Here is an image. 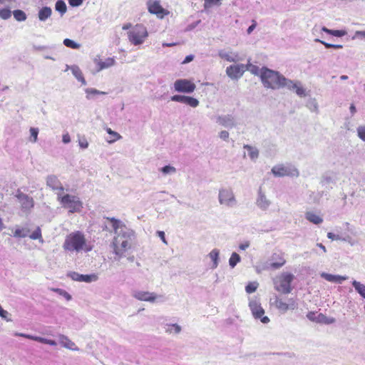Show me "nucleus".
Here are the masks:
<instances>
[{
	"mask_svg": "<svg viewBox=\"0 0 365 365\" xmlns=\"http://www.w3.org/2000/svg\"><path fill=\"white\" fill-rule=\"evenodd\" d=\"M134 232L130 228L123 227L118 235L114 236L111 246L118 259L122 258L125 252L131 247Z\"/></svg>",
	"mask_w": 365,
	"mask_h": 365,
	"instance_id": "f257e3e1",
	"label": "nucleus"
},
{
	"mask_svg": "<svg viewBox=\"0 0 365 365\" xmlns=\"http://www.w3.org/2000/svg\"><path fill=\"white\" fill-rule=\"evenodd\" d=\"M65 250L77 252L84 250L89 252L92 250L91 246L86 245V240L84 235L79 232H73L68 235L63 245Z\"/></svg>",
	"mask_w": 365,
	"mask_h": 365,
	"instance_id": "f03ea898",
	"label": "nucleus"
},
{
	"mask_svg": "<svg viewBox=\"0 0 365 365\" xmlns=\"http://www.w3.org/2000/svg\"><path fill=\"white\" fill-rule=\"evenodd\" d=\"M260 78L265 88L274 90L284 88L287 80V78L278 71H274L267 68H262Z\"/></svg>",
	"mask_w": 365,
	"mask_h": 365,
	"instance_id": "7ed1b4c3",
	"label": "nucleus"
},
{
	"mask_svg": "<svg viewBox=\"0 0 365 365\" xmlns=\"http://www.w3.org/2000/svg\"><path fill=\"white\" fill-rule=\"evenodd\" d=\"M57 199L62 206L69 210V212H78L83 208V202L79 197L69 194L63 195L61 192H56Z\"/></svg>",
	"mask_w": 365,
	"mask_h": 365,
	"instance_id": "20e7f679",
	"label": "nucleus"
},
{
	"mask_svg": "<svg viewBox=\"0 0 365 365\" xmlns=\"http://www.w3.org/2000/svg\"><path fill=\"white\" fill-rule=\"evenodd\" d=\"M218 202L220 205L228 208L236 207L237 200L232 188L230 187H220L218 192Z\"/></svg>",
	"mask_w": 365,
	"mask_h": 365,
	"instance_id": "39448f33",
	"label": "nucleus"
},
{
	"mask_svg": "<svg viewBox=\"0 0 365 365\" xmlns=\"http://www.w3.org/2000/svg\"><path fill=\"white\" fill-rule=\"evenodd\" d=\"M294 278V276L291 273L284 272L281 274L274 280V289L283 294L290 293L292 290L291 283Z\"/></svg>",
	"mask_w": 365,
	"mask_h": 365,
	"instance_id": "423d86ee",
	"label": "nucleus"
},
{
	"mask_svg": "<svg viewBox=\"0 0 365 365\" xmlns=\"http://www.w3.org/2000/svg\"><path fill=\"white\" fill-rule=\"evenodd\" d=\"M148 36L146 28L141 24L135 25L128 32L129 41L135 46L143 43Z\"/></svg>",
	"mask_w": 365,
	"mask_h": 365,
	"instance_id": "0eeeda50",
	"label": "nucleus"
},
{
	"mask_svg": "<svg viewBox=\"0 0 365 365\" xmlns=\"http://www.w3.org/2000/svg\"><path fill=\"white\" fill-rule=\"evenodd\" d=\"M271 172L275 177L278 178L285 176L297 178L299 175L298 169L291 164L276 165L272 168Z\"/></svg>",
	"mask_w": 365,
	"mask_h": 365,
	"instance_id": "6e6552de",
	"label": "nucleus"
},
{
	"mask_svg": "<svg viewBox=\"0 0 365 365\" xmlns=\"http://www.w3.org/2000/svg\"><path fill=\"white\" fill-rule=\"evenodd\" d=\"M249 307L255 319H260L263 324H267L269 322V319L267 317L263 316L264 314V310L257 299H250L249 302Z\"/></svg>",
	"mask_w": 365,
	"mask_h": 365,
	"instance_id": "1a4fd4ad",
	"label": "nucleus"
},
{
	"mask_svg": "<svg viewBox=\"0 0 365 365\" xmlns=\"http://www.w3.org/2000/svg\"><path fill=\"white\" fill-rule=\"evenodd\" d=\"M15 197L17 199L20 204L21 210L24 212H29L34 206V201L33 197L22 192L20 190L16 191Z\"/></svg>",
	"mask_w": 365,
	"mask_h": 365,
	"instance_id": "9d476101",
	"label": "nucleus"
},
{
	"mask_svg": "<svg viewBox=\"0 0 365 365\" xmlns=\"http://www.w3.org/2000/svg\"><path fill=\"white\" fill-rule=\"evenodd\" d=\"M133 297L139 301L155 303L158 301H163V296L158 295L155 292L147 291H135Z\"/></svg>",
	"mask_w": 365,
	"mask_h": 365,
	"instance_id": "9b49d317",
	"label": "nucleus"
},
{
	"mask_svg": "<svg viewBox=\"0 0 365 365\" xmlns=\"http://www.w3.org/2000/svg\"><path fill=\"white\" fill-rule=\"evenodd\" d=\"M273 304L281 312L285 313L289 309L294 310L297 308V303L293 298L288 299L287 302H284L282 298L275 296Z\"/></svg>",
	"mask_w": 365,
	"mask_h": 365,
	"instance_id": "f8f14e48",
	"label": "nucleus"
},
{
	"mask_svg": "<svg viewBox=\"0 0 365 365\" xmlns=\"http://www.w3.org/2000/svg\"><path fill=\"white\" fill-rule=\"evenodd\" d=\"M174 88L178 93H191L195 90L196 86L187 79H178L174 83Z\"/></svg>",
	"mask_w": 365,
	"mask_h": 365,
	"instance_id": "ddd939ff",
	"label": "nucleus"
},
{
	"mask_svg": "<svg viewBox=\"0 0 365 365\" xmlns=\"http://www.w3.org/2000/svg\"><path fill=\"white\" fill-rule=\"evenodd\" d=\"M247 69V66L244 64L231 65L227 67L226 73L231 79L237 80L243 75Z\"/></svg>",
	"mask_w": 365,
	"mask_h": 365,
	"instance_id": "4468645a",
	"label": "nucleus"
},
{
	"mask_svg": "<svg viewBox=\"0 0 365 365\" xmlns=\"http://www.w3.org/2000/svg\"><path fill=\"white\" fill-rule=\"evenodd\" d=\"M284 88L290 91H293L299 97H305L307 96L306 89L302 86V84L299 81H292L287 78Z\"/></svg>",
	"mask_w": 365,
	"mask_h": 365,
	"instance_id": "2eb2a0df",
	"label": "nucleus"
},
{
	"mask_svg": "<svg viewBox=\"0 0 365 365\" xmlns=\"http://www.w3.org/2000/svg\"><path fill=\"white\" fill-rule=\"evenodd\" d=\"M67 276L72 279L73 281L84 282L86 283L96 282L98 279V277L96 274H82L76 272H70L67 274Z\"/></svg>",
	"mask_w": 365,
	"mask_h": 365,
	"instance_id": "dca6fc26",
	"label": "nucleus"
},
{
	"mask_svg": "<svg viewBox=\"0 0 365 365\" xmlns=\"http://www.w3.org/2000/svg\"><path fill=\"white\" fill-rule=\"evenodd\" d=\"M218 56L222 59H224L228 62H237L242 60L239 53L237 52L233 51L232 49L220 50L218 51Z\"/></svg>",
	"mask_w": 365,
	"mask_h": 365,
	"instance_id": "f3484780",
	"label": "nucleus"
},
{
	"mask_svg": "<svg viewBox=\"0 0 365 365\" xmlns=\"http://www.w3.org/2000/svg\"><path fill=\"white\" fill-rule=\"evenodd\" d=\"M172 101L182 103L190 106L192 108H196L199 106V101L191 96L183 95H174L170 98Z\"/></svg>",
	"mask_w": 365,
	"mask_h": 365,
	"instance_id": "a211bd4d",
	"label": "nucleus"
},
{
	"mask_svg": "<svg viewBox=\"0 0 365 365\" xmlns=\"http://www.w3.org/2000/svg\"><path fill=\"white\" fill-rule=\"evenodd\" d=\"M271 203V201L267 197L260 187L258 190L257 197L256 199V205L260 210L265 211L269 207Z\"/></svg>",
	"mask_w": 365,
	"mask_h": 365,
	"instance_id": "6ab92c4d",
	"label": "nucleus"
},
{
	"mask_svg": "<svg viewBox=\"0 0 365 365\" xmlns=\"http://www.w3.org/2000/svg\"><path fill=\"white\" fill-rule=\"evenodd\" d=\"M46 185L51 187L53 190L58 191L63 194L64 187L62 186L61 182L58 179L57 176L54 175H50L46 178Z\"/></svg>",
	"mask_w": 365,
	"mask_h": 365,
	"instance_id": "aec40b11",
	"label": "nucleus"
},
{
	"mask_svg": "<svg viewBox=\"0 0 365 365\" xmlns=\"http://www.w3.org/2000/svg\"><path fill=\"white\" fill-rule=\"evenodd\" d=\"M14 335L16 336H21V337H24V338H26V339H29L36 341H38V342H41V343H43V344H49L51 346H56L57 344V343L54 340L48 339H46V338H43V337H41V336H33V335H30V334H24V333H19V332H15L14 334Z\"/></svg>",
	"mask_w": 365,
	"mask_h": 365,
	"instance_id": "412c9836",
	"label": "nucleus"
},
{
	"mask_svg": "<svg viewBox=\"0 0 365 365\" xmlns=\"http://www.w3.org/2000/svg\"><path fill=\"white\" fill-rule=\"evenodd\" d=\"M217 123L227 128H232L236 126L235 118L230 114L219 115L217 118Z\"/></svg>",
	"mask_w": 365,
	"mask_h": 365,
	"instance_id": "4be33fe9",
	"label": "nucleus"
},
{
	"mask_svg": "<svg viewBox=\"0 0 365 365\" xmlns=\"http://www.w3.org/2000/svg\"><path fill=\"white\" fill-rule=\"evenodd\" d=\"M58 339L60 344L64 348H66L72 351L79 350V349L76 346L75 343L73 342L71 339H69L68 336L63 334H60L58 336Z\"/></svg>",
	"mask_w": 365,
	"mask_h": 365,
	"instance_id": "5701e85b",
	"label": "nucleus"
},
{
	"mask_svg": "<svg viewBox=\"0 0 365 365\" xmlns=\"http://www.w3.org/2000/svg\"><path fill=\"white\" fill-rule=\"evenodd\" d=\"M273 262L270 264V267L274 269H279L286 262L282 253H274L272 257Z\"/></svg>",
	"mask_w": 365,
	"mask_h": 365,
	"instance_id": "b1692460",
	"label": "nucleus"
},
{
	"mask_svg": "<svg viewBox=\"0 0 365 365\" xmlns=\"http://www.w3.org/2000/svg\"><path fill=\"white\" fill-rule=\"evenodd\" d=\"M94 61L98 65L97 71L108 68L114 66L115 63V60L114 59V58H107L103 61L101 60H98L97 58H96Z\"/></svg>",
	"mask_w": 365,
	"mask_h": 365,
	"instance_id": "393cba45",
	"label": "nucleus"
},
{
	"mask_svg": "<svg viewBox=\"0 0 365 365\" xmlns=\"http://www.w3.org/2000/svg\"><path fill=\"white\" fill-rule=\"evenodd\" d=\"M321 277L328 282H336L339 284H341L343 281L347 279L348 278L346 276L335 275L325 272H322L321 274Z\"/></svg>",
	"mask_w": 365,
	"mask_h": 365,
	"instance_id": "a878e982",
	"label": "nucleus"
},
{
	"mask_svg": "<svg viewBox=\"0 0 365 365\" xmlns=\"http://www.w3.org/2000/svg\"><path fill=\"white\" fill-rule=\"evenodd\" d=\"M68 69H71L73 75L76 78V79L78 81H81L83 85L86 84V81L82 74L81 69L79 68V67L78 66L73 65V66H69L67 65L66 71Z\"/></svg>",
	"mask_w": 365,
	"mask_h": 365,
	"instance_id": "bb28decb",
	"label": "nucleus"
},
{
	"mask_svg": "<svg viewBox=\"0 0 365 365\" xmlns=\"http://www.w3.org/2000/svg\"><path fill=\"white\" fill-rule=\"evenodd\" d=\"M148 11L150 13L156 14L160 17L163 16L165 11V10L160 6V3L157 1H153L148 5Z\"/></svg>",
	"mask_w": 365,
	"mask_h": 365,
	"instance_id": "cd10ccee",
	"label": "nucleus"
},
{
	"mask_svg": "<svg viewBox=\"0 0 365 365\" xmlns=\"http://www.w3.org/2000/svg\"><path fill=\"white\" fill-rule=\"evenodd\" d=\"M108 220L112 223V227L114 230L115 236L118 235L121 230L123 228H128L125 225L122 223V222L119 220H117L114 217H108Z\"/></svg>",
	"mask_w": 365,
	"mask_h": 365,
	"instance_id": "c85d7f7f",
	"label": "nucleus"
},
{
	"mask_svg": "<svg viewBox=\"0 0 365 365\" xmlns=\"http://www.w3.org/2000/svg\"><path fill=\"white\" fill-rule=\"evenodd\" d=\"M52 14V9L48 6L42 7L38 13V18L41 21H46Z\"/></svg>",
	"mask_w": 365,
	"mask_h": 365,
	"instance_id": "c756f323",
	"label": "nucleus"
},
{
	"mask_svg": "<svg viewBox=\"0 0 365 365\" xmlns=\"http://www.w3.org/2000/svg\"><path fill=\"white\" fill-rule=\"evenodd\" d=\"M305 218L314 225H319L323 222L321 216L311 211L305 213Z\"/></svg>",
	"mask_w": 365,
	"mask_h": 365,
	"instance_id": "7c9ffc66",
	"label": "nucleus"
},
{
	"mask_svg": "<svg viewBox=\"0 0 365 365\" xmlns=\"http://www.w3.org/2000/svg\"><path fill=\"white\" fill-rule=\"evenodd\" d=\"M243 148L247 150L248 155L251 160L256 161V160L259 158V150L256 147H253L250 145H244Z\"/></svg>",
	"mask_w": 365,
	"mask_h": 365,
	"instance_id": "2f4dec72",
	"label": "nucleus"
},
{
	"mask_svg": "<svg viewBox=\"0 0 365 365\" xmlns=\"http://www.w3.org/2000/svg\"><path fill=\"white\" fill-rule=\"evenodd\" d=\"M165 332L168 334H178L182 331V327L178 324H166Z\"/></svg>",
	"mask_w": 365,
	"mask_h": 365,
	"instance_id": "473e14b6",
	"label": "nucleus"
},
{
	"mask_svg": "<svg viewBox=\"0 0 365 365\" xmlns=\"http://www.w3.org/2000/svg\"><path fill=\"white\" fill-rule=\"evenodd\" d=\"M316 322L324 324H331L336 322L334 317H328L323 314H319L316 317Z\"/></svg>",
	"mask_w": 365,
	"mask_h": 365,
	"instance_id": "72a5a7b5",
	"label": "nucleus"
},
{
	"mask_svg": "<svg viewBox=\"0 0 365 365\" xmlns=\"http://www.w3.org/2000/svg\"><path fill=\"white\" fill-rule=\"evenodd\" d=\"M219 255L220 251L217 249L212 250L209 254V257L213 262L212 266V269H215L218 266Z\"/></svg>",
	"mask_w": 365,
	"mask_h": 365,
	"instance_id": "f704fd0d",
	"label": "nucleus"
},
{
	"mask_svg": "<svg viewBox=\"0 0 365 365\" xmlns=\"http://www.w3.org/2000/svg\"><path fill=\"white\" fill-rule=\"evenodd\" d=\"M352 285L354 287L355 290L363 297L365 298V284H361V282L353 280Z\"/></svg>",
	"mask_w": 365,
	"mask_h": 365,
	"instance_id": "c9c22d12",
	"label": "nucleus"
},
{
	"mask_svg": "<svg viewBox=\"0 0 365 365\" xmlns=\"http://www.w3.org/2000/svg\"><path fill=\"white\" fill-rule=\"evenodd\" d=\"M327 237L331 240H341V241H344V242H348L349 243L352 245V243L351 242V238L349 235H347L346 237H341L339 235H335L332 232H328Z\"/></svg>",
	"mask_w": 365,
	"mask_h": 365,
	"instance_id": "e433bc0d",
	"label": "nucleus"
},
{
	"mask_svg": "<svg viewBox=\"0 0 365 365\" xmlns=\"http://www.w3.org/2000/svg\"><path fill=\"white\" fill-rule=\"evenodd\" d=\"M307 107L312 111L318 113L319 106L316 98H310L307 102Z\"/></svg>",
	"mask_w": 365,
	"mask_h": 365,
	"instance_id": "4c0bfd02",
	"label": "nucleus"
},
{
	"mask_svg": "<svg viewBox=\"0 0 365 365\" xmlns=\"http://www.w3.org/2000/svg\"><path fill=\"white\" fill-rule=\"evenodd\" d=\"M55 9L63 16L67 11L66 3L63 0H58L55 4Z\"/></svg>",
	"mask_w": 365,
	"mask_h": 365,
	"instance_id": "58836bf2",
	"label": "nucleus"
},
{
	"mask_svg": "<svg viewBox=\"0 0 365 365\" xmlns=\"http://www.w3.org/2000/svg\"><path fill=\"white\" fill-rule=\"evenodd\" d=\"M85 92L87 94L86 95V98L87 99H91V96L93 95H106V93L104 92V91H98L96 88H88L85 90Z\"/></svg>",
	"mask_w": 365,
	"mask_h": 365,
	"instance_id": "ea45409f",
	"label": "nucleus"
},
{
	"mask_svg": "<svg viewBox=\"0 0 365 365\" xmlns=\"http://www.w3.org/2000/svg\"><path fill=\"white\" fill-rule=\"evenodd\" d=\"M63 43L65 46L73 48V49H79L81 48L80 43H78L70 38H65L63 40Z\"/></svg>",
	"mask_w": 365,
	"mask_h": 365,
	"instance_id": "a19ab883",
	"label": "nucleus"
},
{
	"mask_svg": "<svg viewBox=\"0 0 365 365\" xmlns=\"http://www.w3.org/2000/svg\"><path fill=\"white\" fill-rule=\"evenodd\" d=\"M240 260H241L240 256L237 253L233 252L231 255V257L229 259V265L232 268H234L237 265V264L240 262Z\"/></svg>",
	"mask_w": 365,
	"mask_h": 365,
	"instance_id": "79ce46f5",
	"label": "nucleus"
},
{
	"mask_svg": "<svg viewBox=\"0 0 365 365\" xmlns=\"http://www.w3.org/2000/svg\"><path fill=\"white\" fill-rule=\"evenodd\" d=\"M29 237L32 240H38L40 242L43 243V240L41 236V230L39 227H38L31 235H29Z\"/></svg>",
	"mask_w": 365,
	"mask_h": 365,
	"instance_id": "37998d69",
	"label": "nucleus"
},
{
	"mask_svg": "<svg viewBox=\"0 0 365 365\" xmlns=\"http://www.w3.org/2000/svg\"><path fill=\"white\" fill-rule=\"evenodd\" d=\"M15 19L18 21H23L26 19V15L24 11L21 10H15L13 12Z\"/></svg>",
	"mask_w": 365,
	"mask_h": 365,
	"instance_id": "c03bdc74",
	"label": "nucleus"
},
{
	"mask_svg": "<svg viewBox=\"0 0 365 365\" xmlns=\"http://www.w3.org/2000/svg\"><path fill=\"white\" fill-rule=\"evenodd\" d=\"M51 290L63 297L67 301H70L72 299L71 295L64 289L60 288H53Z\"/></svg>",
	"mask_w": 365,
	"mask_h": 365,
	"instance_id": "a18cd8bd",
	"label": "nucleus"
},
{
	"mask_svg": "<svg viewBox=\"0 0 365 365\" xmlns=\"http://www.w3.org/2000/svg\"><path fill=\"white\" fill-rule=\"evenodd\" d=\"M106 131L108 134H110V135H112L114 138L113 139H111V140H107V142L110 144L111 143H113L114 142H115L117 140H120L122 136L118 133L117 132L115 131H113L110 128H108L106 129Z\"/></svg>",
	"mask_w": 365,
	"mask_h": 365,
	"instance_id": "49530a36",
	"label": "nucleus"
},
{
	"mask_svg": "<svg viewBox=\"0 0 365 365\" xmlns=\"http://www.w3.org/2000/svg\"><path fill=\"white\" fill-rule=\"evenodd\" d=\"M259 286L258 282H250L246 287H245V291L248 294H251L255 292L257 287Z\"/></svg>",
	"mask_w": 365,
	"mask_h": 365,
	"instance_id": "de8ad7c7",
	"label": "nucleus"
},
{
	"mask_svg": "<svg viewBox=\"0 0 365 365\" xmlns=\"http://www.w3.org/2000/svg\"><path fill=\"white\" fill-rule=\"evenodd\" d=\"M29 230L26 229L17 228L15 230L14 237H26L28 235Z\"/></svg>",
	"mask_w": 365,
	"mask_h": 365,
	"instance_id": "09e8293b",
	"label": "nucleus"
},
{
	"mask_svg": "<svg viewBox=\"0 0 365 365\" xmlns=\"http://www.w3.org/2000/svg\"><path fill=\"white\" fill-rule=\"evenodd\" d=\"M160 171L164 174V175H172V174H174L176 172V169L175 167L172 166V165H165L164 167H163L161 169H160Z\"/></svg>",
	"mask_w": 365,
	"mask_h": 365,
	"instance_id": "8fccbe9b",
	"label": "nucleus"
},
{
	"mask_svg": "<svg viewBox=\"0 0 365 365\" xmlns=\"http://www.w3.org/2000/svg\"><path fill=\"white\" fill-rule=\"evenodd\" d=\"M31 139L32 143H36L38 140V128H30Z\"/></svg>",
	"mask_w": 365,
	"mask_h": 365,
	"instance_id": "3c124183",
	"label": "nucleus"
},
{
	"mask_svg": "<svg viewBox=\"0 0 365 365\" xmlns=\"http://www.w3.org/2000/svg\"><path fill=\"white\" fill-rule=\"evenodd\" d=\"M221 4V0H205L204 7L205 9L210 8L213 5Z\"/></svg>",
	"mask_w": 365,
	"mask_h": 365,
	"instance_id": "603ef678",
	"label": "nucleus"
},
{
	"mask_svg": "<svg viewBox=\"0 0 365 365\" xmlns=\"http://www.w3.org/2000/svg\"><path fill=\"white\" fill-rule=\"evenodd\" d=\"M11 12L8 9H0V17L2 19L6 20V19H9L11 17Z\"/></svg>",
	"mask_w": 365,
	"mask_h": 365,
	"instance_id": "864d4df0",
	"label": "nucleus"
},
{
	"mask_svg": "<svg viewBox=\"0 0 365 365\" xmlns=\"http://www.w3.org/2000/svg\"><path fill=\"white\" fill-rule=\"evenodd\" d=\"M357 134L359 138L365 142V125H360L357 128Z\"/></svg>",
	"mask_w": 365,
	"mask_h": 365,
	"instance_id": "5fc2aeb1",
	"label": "nucleus"
},
{
	"mask_svg": "<svg viewBox=\"0 0 365 365\" xmlns=\"http://www.w3.org/2000/svg\"><path fill=\"white\" fill-rule=\"evenodd\" d=\"M9 315V312L6 310H4L1 306L0 305V317L4 319H6L7 322L11 321V319H8L7 317Z\"/></svg>",
	"mask_w": 365,
	"mask_h": 365,
	"instance_id": "6e6d98bb",
	"label": "nucleus"
},
{
	"mask_svg": "<svg viewBox=\"0 0 365 365\" xmlns=\"http://www.w3.org/2000/svg\"><path fill=\"white\" fill-rule=\"evenodd\" d=\"M346 34L344 30H332L331 35L336 37H342Z\"/></svg>",
	"mask_w": 365,
	"mask_h": 365,
	"instance_id": "4d7b16f0",
	"label": "nucleus"
},
{
	"mask_svg": "<svg viewBox=\"0 0 365 365\" xmlns=\"http://www.w3.org/2000/svg\"><path fill=\"white\" fill-rule=\"evenodd\" d=\"M355 38H365V31H356L352 37V39Z\"/></svg>",
	"mask_w": 365,
	"mask_h": 365,
	"instance_id": "13d9d810",
	"label": "nucleus"
},
{
	"mask_svg": "<svg viewBox=\"0 0 365 365\" xmlns=\"http://www.w3.org/2000/svg\"><path fill=\"white\" fill-rule=\"evenodd\" d=\"M78 144L79 146L83 149H86L88 147V142L86 138H82L81 139H79Z\"/></svg>",
	"mask_w": 365,
	"mask_h": 365,
	"instance_id": "bf43d9fd",
	"label": "nucleus"
},
{
	"mask_svg": "<svg viewBox=\"0 0 365 365\" xmlns=\"http://www.w3.org/2000/svg\"><path fill=\"white\" fill-rule=\"evenodd\" d=\"M332 182H333V179H332V178L330 175H324L322 178V184H329V183Z\"/></svg>",
	"mask_w": 365,
	"mask_h": 365,
	"instance_id": "052dcab7",
	"label": "nucleus"
},
{
	"mask_svg": "<svg viewBox=\"0 0 365 365\" xmlns=\"http://www.w3.org/2000/svg\"><path fill=\"white\" fill-rule=\"evenodd\" d=\"M71 6H79L83 4V0H68Z\"/></svg>",
	"mask_w": 365,
	"mask_h": 365,
	"instance_id": "680f3d73",
	"label": "nucleus"
},
{
	"mask_svg": "<svg viewBox=\"0 0 365 365\" xmlns=\"http://www.w3.org/2000/svg\"><path fill=\"white\" fill-rule=\"evenodd\" d=\"M314 41L316 42H320L321 43H322L327 48H334V44H332V43H327L324 41H322L319 38H316L314 40Z\"/></svg>",
	"mask_w": 365,
	"mask_h": 365,
	"instance_id": "e2e57ef3",
	"label": "nucleus"
},
{
	"mask_svg": "<svg viewBox=\"0 0 365 365\" xmlns=\"http://www.w3.org/2000/svg\"><path fill=\"white\" fill-rule=\"evenodd\" d=\"M229 133L226 130H222L219 133V137L224 140H227L229 138Z\"/></svg>",
	"mask_w": 365,
	"mask_h": 365,
	"instance_id": "0e129e2a",
	"label": "nucleus"
},
{
	"mask_svg": "<svg viewBox=\"0 0 365 365\" xmlns=\"http://www.w3.org/2000/svg\"><path fill=\"white\" fill-rule=\"evenodd\" d=\"M256 26H257V23L255 20H253L252 25H250L247 30V34H250L254 31V29L256 28Z\"/></svg>",
	"mask_w": 365,
	"mask_h": 365,
	"instance_id": "69168bd1",
	"label": "nucleus"
},
{
	"mask_svg": "<svg viewBox=\"0 0 365 365\" xmlns=\"http://www.w3.org/2000/svg\"><path fill=\"white\" fill-rule=\"evenodd\" d=\"M62 141L63 143H66V144L71 142V138H70V135H68V133H66V134L63 135Z\"/></svg>",
	"mask_w": 365,
	"mask_h": 365,
	"instance_id": "338daca9",
	"label": "nucleus"
},
{
	"mask_svg": "<svg viewBox=\"0 0 365 365\" xmlns=\"http://www.w3.org/2000/svg\"><path fill=\"white\" fill-rule=\"evenodd\" d=\"M250 247V242H245V243H242L239 245V249L240 250H245L247 248Z\"/></svg>",
	"mask_w": 365,
	"mask_h": 365,
	"instance_id": "774afa93",
	"label": "nucleus"
}]
</instances>
